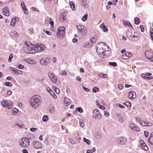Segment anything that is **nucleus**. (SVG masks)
<instances>
[{
  "label": "nucleus",
  "instance_id": "0eeeda50",
  "mask_svg": "<svg viewBox=\"0 0 153 153\" xmlns=\"http://www.w3.org/2000/svg\"><path fill=\"white\" fill-rule=\"evenodd\" d=\"M25 45L24 47L25 52L27 53H33L32 50L34 49V45L31 44L29 45L27 42H25Z\"/></svg>",
  "mask_w": 153,
  "mask_h": 153
},
{
  "label": "nucleus",
  "instance_id": "49530a36",
  "mask_svg": "<svg viewBox=\"0 0 153 153\" xmlns=\"http://www.w3.org/2000/svg\"><path fill=\"white\" fill-rule=\"evenodd\" d=\"M95 137L97 139H100L101 138L102 135L99 133H96L95 135Z\"/></svg>",
  "mask_w": 153,
  "mask_h": 153
},
{
  "label": "nucleus",
  "instance_id": "6ab92c4d",
  "mask_svg": "<svg viewBox=\"0 0 153 153\" xmlns=\"http://www.w3.org/2000/svg\"><path fill=\"white\" fill-rule=\"evenodd\" d=\"M146 56L149 59L153 56V53L150 51H146L145 52Z\"/></svg>",
  "mask_w": 153,
  "mask_h": 153
},
{
  "label": "nucleus",
  "instance_id": "338daca9",
  "mask_svg": "<svg viewBox=\"0 0 153 153\" xmlns=\"http://www.w3.org/2000/svg\"><path fill=\"white\" fill-rule=\"evenodd\" d=\"M82 88L83 89H84L86 92H89L90 91L89 89L86 88L84 86H82Z\"/></svg>",
  "mask_w": 153,
  "mask_h": 153
},
{
  "label": "nucleus",
  "instance_id": "3c124183",
  "mask_svg": "<svg viewBox=\"0 0 153 153\" xmlns=\"http://www.w3.org/2000/svg\"><path fill=\"white\" fill-rule=\"evenodd\" d=\"M116 105L118 106L119 107L122 109H124L125 108L124 106L119 103L117 104Z\"/></svg>",
  "mask_w": 153,
  "mask_h": 153
},
{
  "label": "nucleus",
  "instance_id": "c756f323",
  "mask_svg": "<svg viewBox=\"0 0 153 153\" xmlns=\"http://www.w3.org/2000/svg\"><path fill=\"white\" fill-rule=\"evenodd\" d=\"M91 46V44L89 42H86L83 45V47L86 48H88Z\"/></svg>",
  "mask_w": 153,
  "mask_h": 153
},
{
  "label": "nucleus",
  "instance_id": "c85d7f7f",
  "mask_svg": "<svg viewBox=\"0 0 153 153\" xmlns=\"http://www.w3.org/2000/svg\"><path fill=\"white\" fill-rule=\"evenodd\" d=\"M41 64L42 65H47L48 62L45 60V58H43L40 60Z\"/></svg>",
  "mask_w": 153,
  "mask_h": 153
},
{
  "label": "nucleus",
  "instance_id": "39448f33",
  "mask_svg": "<svg viewBox=\"0 0 153 153\" xmlns=\"http://www.w3.org/2000/svg\"><path fill=\"white\" fill-rule=\"evenodd\" d=\"M78 33L82 36H85L87 34V31L86 28L83 25H79L77 26Z\"/></svg>",
  "mask_w": 153,
  "mask_h": 153
},
{
  "label": "nucleus",
  "instance_id": "72a5a7b5",
  "mask_svg": "<svg viewBox=\"0 0 153 153\" xmlns=\"http://www.w3.org/2000/svg\"><path fill=\"white\" fill-rule=\"evenodd\" d=\"M79 124L80 126L82 128L84 126L85 124L82 119H80L79 120Z\"/></svg>",
  "mask_w": 153,
  "mask_h": 153
},
{
  "label": "nucleus",
  "instance_id": "5701e85b",
  "mask_svg": "<svg viewBox=\"0 0 153 153\" xmlns=\"http://www.w3.org/2000/svg\"><path fill=\"white\" fill-rule=\"evenodd\" d=\"M69 4L72 10L73 11H75L76 10L75 4L74 1H69Z\"/></svg>",
  "mask_w": 153,
  "mask_h": 153
},
{
  "label": "nucleus",
  "instance_id": "052dcab7",
  "mask_svg": "<svg viewBox=\"0 0 153 153\" xmlns=\"http://www.w3.org/2000/svg\"><path fill=\"white\" fill-rule=\"evenodd\" d=\"M49 23L51 25V27L52 28H53V27H54V24L53 22V21L50 22H49Z\"/></svg>",
  "mask_w": 153,
  "mask_h": 153
},
{
  "label": "nucleus",
  "instance_id": "6e6d98bb",
  "mask_svg": "<svg viewBox=\"0 0 153 153\" xmlns=\"http://www.w3.org/2000/svg\"><path fill=\"white\" fill-rule=\"evenodd\" d=\"M50 94L54 98L56 99V96L53 91L52 92V93H51Z\"/></svg>",
  "mask_w": 153,
  "mask_h": 153
},
{
  "label": "nucleus",
  "instance_id": "864d4df0",
  "mask_svg": "<svg viewBox=\"0 0 153 153\" xmlns=\"http://www.w3.org/2000/svg\"><path fill=\"white\" fill-rule=\"evenodd\" d=\"M60 74L61 75H64V74L65 75H67V73L65 71H62Z\"/></svg>",
  "mask_w": 153,
  "mask_h": 153
},
{
  "label": "nucleus",
  "instance_id": "7c9ffc66",
  "mask_svg": "<svg viewBox=\"0 0 153 153\" xmlns=\"http://www.w3.org/2000/svg\"><path fill=\"white\" fill-rule=\"evenodd\" d=\"M98 75L99 77L103 78H106L107 77V75L103 73H99L98 74Z\"/></svg>",
  "mask_w": 153,
  "mask_h": 153
},
{
  "label": "nucleus",
  "instance_id": "aec40b11",
  "mask_svg": "<svg viewBox=\"0 0 153 153\" xmlns=\"http://www.w3.org/2000/svg\"><path fill=\"white\" fill-rule=\"evenodd\" d=\"M66 13L63 12L60 14V19L61 22H63L66 19Z\"/></svg>",
  "mask_w": 153,
  "mask_h": 153
},
{
  "label": "nucleus",
  "instance_id": "dca6fc26",
  "mask_svg": "<svg viewBox=\"0 0 153 153\" xmlns=\"http://www.w3.org/2000/svg\"><path fill=\"white\" fill-rule=\"evenodd\" d=\"M128 97L130 99H133L135 98L136 95L135 93L133 91H130L128 94Z\"/></svg>",
  "mask_w": 153,
  "mask_h": 153
},
{
  "label": "nucleus",
  "instance_id": "9b49d317",
  "mask_svg": "<svg viewBox=\"0 0 153 153\" xmlns=\"http://www.w3.org/2000/svg\"><path fill=\"white\" fill-rule=\"evenodd\" d=\"M48 76L52 82L53 83L56 82L57 78L54 74L52 72H49L48 73Z\"/></svg>",
  "mask_w": 153,
  "mask_h": 153
},
{
  "label": "nucleus",
  "instance_id": "37998d69",
  "mask_svg": "<svg viewBox=\"0 0 153 153\" xmlns=\"http://www.w3.org/2000/svg\"><path fill=\"white\" fill-rule=\"evenodd\" d=\"M129 24H130L129 22H127L126 20L123 21V24L125 26H128Z\"/></svg>",
  "mask_w": 153,
  "mask_h": 153
},
{
  "label": "nucleus",
  "instance_id": "4c0bfd02",
  "mask_svg": "<svg viewBox=\"0 0 153 153\" xmlns=\"http://www.w3.org/2000/svg\"><path fill=\"white\" fill-rule=\"evenodd\" d=\"M83 141L86 143L87 144L90 145V141L89 140L86 139L85 138H84L83 139Z\"/></svg>",
  "mask_w": 153,
  "mask_h": 153
},
{
  "label": "nucleus",
  "instance_id": "cd10ccee",
  "mask_svg": "<svg viewBox=\"0 0 153 153\" xmlns=\"http://www.w3.org/2000/svg\"><path fill=\"white\" fill-rule=\"evenodd\" d=\"M10 35L13 37H18L19 36L18 33L15 31H11L10 33Z\"/></svg>",
  "mask_w": 153,
  "mask_h": 153
},
{
  "label": "nucleus",
  "instance_id": "1a4fd4ad",
  "mask_svg": "<svg viewBox=\"0 0 153 153\" xmlns=\"http://www.w3.org/2000/svg\"><path fill=\"white\" fill-rule=\"evenodd\" d=\"M2 105L4 107L8 109H10L13 107V103L6 100H4L2 101Z\"/></svg>",
  "mask_w": 153,
  "mask_h": 153
},
{
  "label": "nucleus",
  "instance_id": "4d7b16f0",
  "mask_svg": "<svg viewBox=\"0 0 153 153\" xmlns=\"http://www.w3.org/2000/svg\"><path fill=\"white\" fill-rule=\"evenodd\" d=\"M29 30L30 32V33H31V34H33L34 33L33 28H29Z\"/></svg>",
  "mask_w": 153,
  "mask_h": 153
},
{
  "label": "nucleus",
  "instance_id": "f257e3e1",
  "mask_svg": "<svg viewBox=\"0 0 153 153\" xmlns=\"http://www.w3.org/2000/svg\"><path fill=\"white\" fill-rule=\"evenodd\" d=\"M42 100V99L39 95H35L30 99L29 103L32 107L36 108L40 106Z\"/></svg>",
  "mask_w": 153,
  "mask_h": 153
},
{
  "label": "nucleus",
  "instance_id": "c9c22d12",
  "mask_svg": "<svg viewBox=\"0 0 153 153\" xmlns=\"http://www.w3.org/2000/svg\"><path fill=\"white\" fill-rule=\"evenodd\" d=\"M124 104L127 107H128L129 106L131 107V102L129 101L126 102H125Z\"/></svg>",
  "mask_w": 153,
  "mask_h": 153
},
{
  "label": "nucleus",
  "instance_id": "58836bf2",
  "mask_svg": "<svg viewBox=\"0 0 153 153\" xmlns=\"http://www.w3.org/2000/svg\"><path fill=\"white\" fill-rule=\"evenodd\" d=\"M14 55L13 54L11 53L10 54V56L9 57V59H8V60L9 62H11V59L13 57Z\"/></svg>",
  "mask_w": 153,
  "mask_h": 153
},
{
  "label": "nucleus",
  "instance_id": "a878e982",
  "mask_svg": "<svg viewBox=\"0 0 153 153\" xmlns=\"http://www.w3.org/2000/svg\"><path fill=\"white\" fill-rule=\"evenodd\" d=\"M149 142L152 145H153V132L150 134V136L148 139Z\"/></svg>",
  "mask_w": 153,
  "mask_h": 153
},
{
  "label": "nucleus",
  "instance_id": "7ed1b4c3",
  "mask_svg": "<svg viewBox=\"0 0 153 153\" xmlns=\"http://www.w3.org/2000/svg\"><path fill=\"white\" fill-rule=\"evenodd\" d=\"M30 141L26 137H24L19 140V145L22 147L26 148L28 147L30 145Z\"/></svg>",
  "mask_w": 153,
  "mask_h": 153
},
{
  "label": "nucleus",
  "instance_id": "a18cd8bd",
  "mask_svg": "<svg viewBox=\"0 0 153 153\" xmlns=\"http://www.w3.org/2000/svg\"><path fill=\"white\" fill-rule=\"evenodd\" d=\"M109 64L113 67H115L117 65V63L115 62H109Z\"/></svg>",
  "mask_w": 153,
  "mask_h": 153
},
{
  "label": "nucleus",
  "instance_id": "6e6552de",
  "mask_svg": "<svg viewBox=\"0 0 153 153\" xmlns=\"http://www.w3.org/2000/svg\"><path fill=\"white\" fill-rule=\"evenodd\" d=\"M127 36L130 38V39L133 42L138 40L140 38L139 35L136 33H127Z\"/></svg>",
  "mask_w": 153,
  "mask_h": 153
},
{
  "label": "nucleus",
  "instance_id": "09e8293b",
  "mask_svg": "<svg viewBox=\"0 0 153 153\" xmlns=\"http://www.w3.org/2000/svg\"><path fill=\"white\" fill-rule=\"evenodd\" d=\"M69 141L72 144H74L76 143L75 141L72 138H70Z\"/></svg>",
  "mask_w": 153,
  "mask_h": 153
},
{
  "label": "nucleus",
  "instance_id": "a19ab883",
  "mask_svg": "<svg viewBox=\"0 0 153 153\" xmlns=\"http://www.w3.org/2000/svg\"><path fill=\"white\" fill-rule=\"evenodd\" d=\"M4 85L9 87H11L12 86V84L11 83L7 82H5Z\"/></svg>",
  "mask_w": 153,
  "mask_h": 153
},
{
  "label": "nucleus",
  "instance_id": "ddd939ff",
  "mask_svg": "<svg viewBox=\"0 0 153 153\" xmlns=\"http://www.w3.org/2000/svg\"><path fill=\"white\" fill-rule=\"evenodd\" d=\"M138 121L140 124L143 126H151L152 125V124L151 123H149L146 121H144L143 120H141L140 119H139Z\"/></svg>",
  "mask_w": 153,
  "mask_h": 153
},
{
  "label": "nucleus",
  "instance_id": "4be33fe9",
  "mask_svg": "<svg viewBox=\"0 0 153 153\" xmlns=\"http://www.w3.org/2000/svg\"><path fill=\"white\" fill-rule=\"evenodd\" d=\"M70 103L71 102L70 99L67 97H65L64 100V105L66 106H68L70 105Z\"/></svg>",
  "mask_w": 153,
  "mask_h": 153
},
{
  "label": "nucleus",
  "instance_id": "bb28decb",
  "mask_svg": "<svg viewBox=\"0 0 153 153\" xmlns=\"http://www.w3.org/2000/svg\"><path fill=\"white\" fill-rule=\"evenodd\" d=\"M21 5L25 13V14H28V11L24 3V2H22Z\"/></svg>",
  "mask_w": 153,
  "mask_h": 153
},
{
  "label": "nucleus",
  "instance_id": "a211bd4d",
  "mask_svg": "<svg viewBox=\"0 0 153 153\" xmlns=\"http://www.w3.org/2000/svg\"><path fill=\"white\" fill-rule=\"evenodd\" d=\"M12 69V70L13 73H15V75H22V72L21 71L18 70L13 67L10 68V69Z\"/></svg>",
  "mask_w": 153,
  "mask_h": 153
},
{
  "label": "nucleus",
  "instance_id": "f8f14e48",
  "mask_svg": "<svg viewBox=\"0 0 153 153\" xmlns=\"http://www.w3.org/2000/svg\"><path fill=\"white\" fill-rule=\"evenodd\" d=\"M117 142L118 144L123 145L126 143V139L124 137L119 138L117 139Z\"/></svg>",
  "mask_w": 153,
  "mask_h": 153
},
{
  "label": "nucleus",
  "instance_id": "e433bc0d",
  "mask_svg": "<svg viewBox=\"0 0 153 153\" xmlns=\"http://www.w3.org/2000/svg\"><path fill=\"white\" fill-rule=\"evenodd\" d=\"M88 18V15L87 14H85L82 18V20L85 22L86 21Z\"/></svg>",
  "mask_w": 153,
  "mask_h": 153
},
{
  "label": "nucleus",
  "instance_id": "393cba45",
  "mask_svg": "<svg viewBox=\"0 0 153 153\" xmlns=\"http://www.w3.org/2000/svg\"><path fill=\"white\" fill-rule=\"evenodd\" d=\"M3 11L4 14L6 16H8L9 15V9L7 7H5L3 9Z\"/></svg>",
  "mask_w": 153,
  "mask_h": 153
},
{
  "label": "nucleus",
  "instance_id": "680f3d73",
  "mask_svg": "<svg viewBox=\"0 0 153 153\" xmlns=\"http://www.w3.org/2000/svg\"><path fill=\"white\" fill-rule=\"evenodd\" d=\"M144 134L146 137H148L149 135V133L148 132H147L146 131H144Z\"/></svg>",
  "mask_w": 153,
  "mask_h": 153
},
{
  "label": "nucleus",
  "instance_id": "20e7f679",
  "mask_svg": "<svg viewBox=\"0 0 153 153\" xmlns=\"http://www.w3.org/2000/svg\"><path fill=\"white\" fill-rule=\"evenodd\" d=\"M65 33V27H64L61 26L59 27L57 30L56 36L59 39H62L64 36Z\"/></svg>",
  "mask_w": 153,
  "mask_h": 153
},
{
  "label": "nucleus",
  "instance_id": "5fc2aeb1",
  "mask_svg": "<svg viewBox=\"0 0 153 153\" xmlns=\"http://www.w3.org/2000/svg\"><path fill=\"white\" fill-rule=\"evenodd\" d=\"M90 40L91 42L94 43L96 41V39L94 37L93 38H91Z\"/></svg>",
  "mask_w": 153,
  "mask_h": 153
},
{
  "label": "nucleus",
  "instance_id": "473e14b6",
  "mask_svg": "<svg viewBox=\"0 0 153 153\" xmlns=\"http://www.w3.org/2000/svg\"><path fill=\"white\" fill-rule=\"evenodd\" d=\"M53 88L56 94H59V93L60 91L59 89L58 88H56L55 86H53Z\"/></svg>",
  "mask_w": 153,
  "mask_h": 153
},
{
  "label": "nucleus",
  "instance_id": "f3484780",
  "mask_svg": "<svg viewBox=\"0 0 153 153\" xmlns=\"http://www.w3.org/2000/svg\"><path fill=\"white\" fill-rule=\"evenodd\" d=\"M33 145L34 147L37 149L41 148L42 146V143L40 142L34 141L33 142Z\"/></svg>",
  "mask_w": 153,
  "mask_h": 153
},
{
  "label": "nucleus",
  "instance_id": "2f4dec72",
  "mask_svg": "<svg viewBox=\"0 0 153 153\" xmlns=\"http://www.w3.org/2000/svg\"><path fill=\"white\" fill-rule=\"evenodd\" d=\"M27 62L29 64H35L36 63V62L32 59H28L27 60Z\"/></svg>",
  "mask_w": 153,
  "mask_h": 153
},
{
  "label": "nucleus",
  "instance_id": "f704fd0d",
  "mask_svg": "<svg viewBox=\"0 0 153 153\" xmlns=\"http://www.w3.org/2000/svg\"><path fill=\"white\" fill-rule=\"evenodd\" d=\"M134 22L136 25H138L140 22L139 19L137 17H136L134 18Z\"/></svg>",
  "mask_w": 153,
  "mask_h": 153
},
{
  "label": "nucleus",
  "instance_id": "0e129e2a",
  "mask_svg": "<svg viewBox=\"0 0 153 153\" xmlns=\"http://www.w3.org/2000/svg\"><path fill=\"white\" fill-rule=\"evenodd\" d=\"M102 30L104 32H106L108 30V29L107 28L106 26H105L102 29Z\"/></svg>",
  "mask_w": 153,
  "mask_h": 153
},
{
  "label": "nucleus",
  "instance_id": "13d9d810",
  "mask_svg": "<svg viewBox=\"0 0 153 153\" xmlns=\"http://www.w3.org/2000/svg\"><path fill=\"white\" fill-rule=\"evenodd\" d=\"M37 128H32L30 129V130L32 132H35L37 130Z\"/></svg>",
  "mask_w": 153,
  "mask_h": 153
},
{
  "label": "nucleus",
  "instance_id": "412c9836",
  "mask_svg": "<svg viewBox=\"0 0 153 153\" xmlns=\"http://www.w3.org/2000/svg\"><path fill=\"white\" fill-rule=\"evenodd\" d=\"M129 127L130 128L134 131H140L139 128L133 124H130Z\"/></svg>",
  "mask_w": 153,
  "mask_h": 153
},
{
  "label": "nucleus",
  "instance_id": "423d86ee",
  "mask_svg": "<svg viewBox=\"0 0 153 153\" xmlns=\"http://www.w3.org/2000/svg\"><path fill=\"white\" fill-rule=\"evenodd\" d=\"M46 48L45 46L42 44L34 45V49L32 50L33 53L37 52H40L45 50Z\"/></svg>",
  "mask_w": 153,
  "mask_h": 153
},
{
  "label": "nucleus",
  "instance_id": "603ef678",
  "mask_svg": "<svg viewBox=\"0 0 153 153\" xmlns=\"http://www.w3.org/2000/svg\"><path fill=\"white\" fill-rule=\"evenodd\" d=\"M47 91L51 94V93H52L53 91L50 88L48 87L47 88Z\"/></svg>",
  "mask_w": 153,
  "mask_h": 153
},
{
  "label": "nucleus",
  "instance_id": "bf43d9fd",
  "mask_svg": "<svg viewBox=\"0 0 153 153\" xmlns=\"http://www.w3.org/2000/svg\"><path fill=\"white\" fill-rule=\"evenodd\" d=\"M104 114L105 117H108L109 116V114L108 112L106 111H105Z\"/></svg>",
  "mask_w": 153,
  "mask_h": 153
},
{
  "label": "nucleus",
  "instance_id": "b1692460",
  "mask_svg": "<svg viewBox=\"0 0 153 153\" xmlns=\"http://www.w3.org/2000/svg\"><path fill=\"white\" fill-rule=\"evenodd\" d=\"M117 116L119 118V121L120 122L123 123L125 119L123 115L122 114H117Z\"/></svg>",
  "mask_w": 153,
  "mask_h": 153
},
{
  "label": "nucleus",
  "instance_id": "69168bd1",
  "mask_svg": "<svg viewBox=\"0 0 153 153\" xmlns=\"http://www.w3.org/2000/svg\"><path fill=\"white\" fill-rule=\"evenodd\" d=\"M24 68V66L21 64H20L18 67V68L20 69H23Z\"/></svg>",
  "mask_w": 153,
  "mask_h": 153
},
{
  "label": "nucleus",
  "instance_id": "c03bdc74",
  "mask_svg": "<svg viewBox=\"0 0 153 153\" xmlns=\"http://www.w3.org/2000/svg\"><path fill=\"white\" fill-rule=\"evenodd\" d=\"M77 111H78L79 112L81 113L83 112V109L81 107L77 108L76 109Z\"/></svg>",
  "mask_w": 153,
  "mask_h": 153
},
{
  "label": "nucleus",
  "instance_id": "ea45409f",
  "mask_svg": "<svg viewBox=\"0 0 153 153\" xmlns=\"http://www.w3.org/2000/svg\"><path fill=\"white\" fill-rule=\"evenodd\" d=\"M48 119V117L46 115L44 116L42 118L43 121L44 122H47Z\"/></svg>",
  "mask_w": 153,
  "mask_h": 153
},
{
  "label": "nucleus",
  "instance_id": "de8ad7c7",
  "mask_svg": "<svg viewBox=\"0 0 153 153\" xmlns=\"http://www.w3.org/2000/svg\"><path fill=\"white\" fill-rule=\"evenodd\" d=\"M150 32L151 38L153 41V29H151L150 30Z\"/></svg>",
  "mask_w": 153,
  "mask_h": 153
},
{
  "label": "nucleus",
  "instance_id": "774afa93",
  "mask_svg": "<svg viewBox=\"0 0 153 153\" xmlns=\"http://www.w3.org/2000/svg\"><path fill=\"white\" fill-rule=\"evenodd\" d=\"M22 152L23 153H28V152L27 150L25 149H22Z\"/></svg>",
  "mask_w": 153,
  "mask_h": 153
},
{
  "label": "nucleus",
  "instance_id": "79ce46f5",
  "mask_svg": "<svg viewBox=\"0 0 153 153\" xmlns=\"http://www.w3.org/2000/svg\"><path fill=\"white\" fill-rule=\"evenodd\" d=\"M99 91V88L96 87H94L92 89L93 92L94 93H96Z\"/></svg>",
  "mask_w": 153,
  "mask_h": 153
},
{
  "label": "nucleus",
  "instance_id": "9d476101",
  "mask_svg": "<svg viewBox=\"0 0 153 153\" xmlns=\"http://www.w3.org/2000/svg\"><path fill=\"white\" fill-rule=\"evenodd\" d=\"M93 117L97 120H99L101 118V114L99 111L96 109L94 110L93 112Z\"/></svg>",
  "mask_w": 153,
  "mask_h": 153
},
{
  "label": "nucleus",
  "instance_id": "8fccbe9b",
  "mask_svg": "<svg viewBox=\"0 0 153 153\" xmlns=\"http://www.w3.org/2000/svg\"><path fill=\"white\" fill-rule=\"evenodd\" d=\"M43 31L44 32H45L46 34H47L49 36H51V34H52L51 33L50 31H48L45 30H43Z\"/></svg>",
  "mask_w": 153,
  "mask_h": 153
},
{
  "label": "nucleus",
  "instance_id": "e2e57ef3",
  "mask_svg": "<svg viewBox=\"0 0 153 153\" xmlns=\"http://www.w3.org/2000/svg\"><path fill=\"white\" fill-rule=\"evenodd\" d=\"M15 21L14 20V21H13V19H12V20L11 22L10 25L11 26H13L14 25H15Z\"/></svg>",
  "mask_w": 153,
  "mask_h": 153
},
{
  "label": "nucleus",
  "instance_id": "4468645a",
  "mask_svg": "<svg viewBox=\"0 0 153 153\" xmlns=\"http://www.w3.org/2000/svg\"><path fill=\"white\" fill-rule=\"evenodd\" d=\"M140 146L144 150L147 151L148 149L147 146L143 140L141 141Z\"/></svg>",
  "mask_w": 153,
  "mask_h": 153
},
{
  "label": "nucleus",
  "instance_id": "2eb2a0df",
  "mask_svg": "<svg viewBox=\"0 0 153 153\" xmlns=\"http://www.w3.org/2000/svg\"><path fill=\"white\" fill-rule=\"evenodd\" d=\"M132 55V54L131 52L128 51L126 52L124 55H123L122 58L124 59H127Z\"/></svg>",
  "mask_w": 153,
  "mask_h": 153
},
{
  "label": "nucleus",
  "instance_id": "f03ea898",
  "mask_svg": "<svg viewBox=\"0 0 153 153\" xmlns=\"http://www.w3.org/2000/svg\"><path fill=\"white\" fill-rule=\"evenodd\" d=\"M108 46H107L105 43H100L98 45L96 48V51L98 55L102 58H103L106 56L105 52L106 51V48H108Z\"/></svg>",
  "mask_w": 153,
  "mask_h": 153
}]
</instances>
